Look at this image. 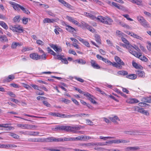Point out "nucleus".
I'll return each instance as SVG.
<instances>
[{"instance_id": "nucleus-1", "label": "nucleus", "mask_w": 151, "mask_h": 151, "mask_svg": "<svg viewBox=\"0 0 151 151\" xmlns=\"http://www.w3.org/2000/svg\"><path fill=\"white\" fill-rule=\"evenodd\" d=\"M81 128L79 127L66 126L63 125H58L55 128L57 130H64L67 132H70L73 133L79 134L81 132L79 131Z\"/></svg>"}, {"instance_id": "nucleus-2", "label": "nucleus", "mask_w": 151, "mask_h": 151, "mask_svg": "<svg viewBox=\"0 0 151 151\" xmlns=\"http://www.w3.org/2000/svg\"><path fill=\"white\" fill-rule=\"evenodd\" d=\"M31 139L32 140H31V141L32 142H59L58 138H56L53 137H49L44 138H34Z\"/></svg>"}, {"instance_id": "nucleus-3", "label": "nucleus", "mask_w": 151, "mask_h": 151, "mask_svg": "<svg viewBox=\"0 0 151 151\" xmlns=\"http://www.w3.org/2000/svg\"><path fill=\"white\" fill-rule=\"evenodd\" d=\"M137 20L139 21L141 25L144 27L147 28L150 27L149 24L147 21L142 16H139L137 17Z\"/></svg>"}, {"instance_id": "nucleus-4", "label": "nucleus", "mask_w": 151, "mask_h": 151, "mask_svg": "<svg viewBox=\"0 0 151 151\" xmlns=\"http://www.w3.org/2000/svg\"><path fill=\"white\" fill-rule=\"evenodd\" d=\"M84 96L88 98V99L92 103L95 104H97V102L93 99V95L87 92L84 94Z\"/></svg>"}, {"instance_id": "nucleus-5", "label": "nucleus", "mask_w": 151, "mask_h": 151, "mask_svg": "<svg viewBox=\"0 0 151 151\" xmlns=\"http://www.w3.org/2000/svg\"><path fill=\"white\" fill-rule=\"evenodd\" d=\"M9 3L10 4L13 5V7L15 10L17 11H19V9H21V7H22V6L19 4L14 2L10 1Z\"/></svg>"}, {"instance_id": "nucleus-6", "label": "nucleus", "mask_w": 151, "mask_h": 151, "mask_svg": "<svg viewBox=\"0 0 151 151\" xmlns=\"http://www.w3.org/2000/svg\"><path fill=\"white\" fill-rule=\"evenodd\" d=\"M30 57L32 59L37 60L41 59V56L36 53H32L29 55Z\"/></svg>"}, {"instance_id": "nucleus-7", "label": "nucleus", "mask_w": 151, "mask_h": 151, "mask_svg": "<svg viewBox=\"0 0 151 151\" xmlns=\"http://www.w3.org/2000/svg\"><path fill=\"white\" fill-rule=\"evenodd\" d=\"M50 46L55 51L57 52H61L62 51L61 47H58L57 45H54L53 44H51Z\"/></svg>"}, {"instance_id": "nucleus-8", "label": "nucleus", "mask_w": 151, "mask_h": 151, "mask_svg": "<svg viewBox=\"0 0 151 151\" xmlns=\"http://www.w3.org/2000/svg\"><path fill=\"white\" fill-rule=\"evenodd\" d=\"M14 76L13 75H9L8 77L4 79L3 80V83L9 82L14 78Z\"/></svg>"}, {"instance_id": "nucleus-9", "label": "nucleus", "mask_w": 151, "mask_h": 151, "mask_svg": "<svg viewBox=\"0 0 151 151\" xmlns=\"http://www.w3.org/2000/svg\"><path fill=\"white\" fill-rule=\"evenodd\" d=\"M59 142H63L68 141H73L74 140V137H64L63 138H58Z\"/></svg>"}, {"instance_id": "nucleus-10", "label": "nucleus", "mask_w": 151, "mask_h": 151, "mask_svg": "<svg viewBox=\"0 0 151 151\" xmlns=\"http://www.w3.org/2000/svg\"><path fill=\"white\" fill-rule=\"evenodd\" d=\"M91 66L95 69H99L101 68L96 63L95 61L93 60H91L90 62Z\"/></svg>"}, {"instance_id": "nucleus-11", "label": "nucleus", "mask_w": 151, "mask_h": 151, "mask_svg": "<svg viewBox=\"0 0 151 151\" xmlns=\"http://www.w3.org/2000/svg\"><path fill=\"white\" fill-rule=\"evenodd\" d=\"M137 76V75L139 77L144 78L145 76V73L144 71L141 70H136Z\"/></svg>"}, {"instance_id": "nucleus-12", "label": "nucleus", "mask_w": 151, "mask_h": 151, "mask_svg": "<svg viewBox=\"0 0 151 151\" xmlns=\"http://www.w3.org/2000/svg\"><path fill=\"white\" fill-rule=\"evenodd\" d=\"M63 25H65L66 27V29L68 32H73L74 31H76L75 29L73 27H72L71 26L68 25L66 24L65 23H64Z\"/></svg>"}, {"instance_id": "nucleus-13", "label": "nucleus", "mask_w": 151, "mask_h": 151, "mask_svg": "<svg viewBox=\"0 0 151 151\" xmlns=\"http://www.w3.org/2000/svg\"><path fill=\"white\" fill-rule=\"evenodd\" d=\"M115 60L116 63L120 65H122L123 66L125 65L124 63L120 59V58L116 56L115 57Z\"/></svg>"}, {"instance_id": "nucleus-14", "label": "nucleus", "mask_w": 151, "mask_h": 151, "mask_svg": "<svg viewBox=\"0 0 151 151\" xmlns=\"http://www.w3.org/2000/svg\"><path fill=\"white\" fill-rule=\"evenodd\" d=\"M139 149V148L138 147H128L126 148L125 150L126 151H135Z\"/></svg>"}, {"instance_id": "nucleus-15", "label": "nucleus", "mask_w": 151, "mask_h": 151, "mask_svg": "<svg viewBox=\"0 0 151 151\" xmlns=\"http://www.w3.org/2000/svg\"><path fill=\"white\" fill-rule=\"evenodd\" d=\"M28 135L34 136H42L43 135H39V132H35L33 131H28Z\"/></svg>"}, {"instance_id": "nucleus-16", "label": "nucleus", "mask_w": 151, "mask_h": 151, "mask_svg": "<svg viewBox=\"0 0 151 151\" xmlns=\"http://www.w3.org/2000/svg\"><path fill=\"white\" fill-rule=\"evenodd\" d=\"M138 132L136 130H131L129 131H125L124 132L125 134H129L130 135L134 134L135 133H138Z\"/></svg>"}, {"instance_id": "nucleus-17", "label": "nucleus", "mask_w": 151, "mask_h": 151, "mask_svg": "<svg viewBox=\"0 0 151 151\" xmlns=\"http://www.w3.org/2000/svg\"><path fill=\"white\" fill-rule=\"evenodd\" d=\"M126 78L132 80H134L137 78V76L135 74H130L129 75H127L126 76Z\"/></svg>"}, {"instance_id": "nucleus-18", "label": "nucleus", "mask_w": 151, "mask_h": 151, "mask_svg": "<svg viewBox=\"0 0 151 151\" xmlns=\"http://www.w3.org/2000/svg\"><path fill=\"white\" fill-rule=\"evenodd\" d=\"M62 114L58 112H50L49 113L50 115L53 116H57L62 117Z\"/></svg>"}, {"instance_id": "nucleus-19", "label": "nucleus", "mask_w": 151, "mask_h": 151, "mask_svg": "<svg viewBox=\"0 0 151 151\" xmlns=\"http://www.w3.org/2000/svg\"><path fill=\"white\" fill-rule=\"evenodd\" d=\"M117 74L119 75H122L124 76H127L128 74V72L125 70H121L117 72Z\"/></svg>"}, {"instance_id": "nucleus-20", "label": "nucleus", "mask_w": 151, "mask_h": 151, "mask_svg": "<svg viewBox=\"0 0 151 151\" xmlns=\"http://www.w3.org/2000/svg\"><path fill=\"white\" fill-rule=\"evenodd\" d=\"M55 20L53 19H50L48 18L45 19L43 21V22L44 23H53L55 21Z\"/></svg>"}, {"instance_id": "nucleus-21", "label": "nucleus", "mask_w": 151, "mask_h": 151, "mask_svg": "<svg viewBox=\"0 0 151 151\" xmlns=\"http://www.w3.org/2000/svg\"><path fill=\"white\" fill-rule=\"evenodd\" d=\"M113 22V20L111 18L109 17H106L105 24H111Z\"/></svg>"}, {"instance_id": "nucleus-22", "label": "nucleus", "mask_w": 151, "mask_h": 151, "mask_svg": "<svg viewBox=\"0 0 151 151\" xmlns=\"http://www.w3.org/2000/svg\"><path fill=\"white\" fill-rule=\"evenodd\" d=\"M109 119L112 122L116 123H117L116 120L119 121V118L117 116H115L113 117H110Z\"/></svg>"}, {"instance_id": "nucleus-23", "label": "nucleus", "mask_w": 151, "mask_h": 151, "mask_svg": "<svg viewBox=\"0 0 151 151\" xmlns=\"http://www.w3.org/2000/svg\"><path fill=\"white\" fill-rule=\"evenodd\" d=\"M132 64L134 67L137 69H142V67L140 65H138L137 63L135 62H133Z\"/></svg>"}, {"instance_id": "nucleus-24", "label": "nucleus", "mask_w": 151, "mask_h": 151, "mask_svg": "<svg viewBox=\"0 0 151 151\" xmlns=\"http://www.w3.org/2000/svg\"><path fill=\"white\" fill-rule=\"evenodd\" d=\"M0 40L1 42H7L8 41V40L5 35H2L0 37Z\"/></svg>"}, {"instance_id": "nucleus-25", "label": "nucleus", "mask_w": 151, "mask_h": 151, "mask_svg": "<svg viewBox=\"0 0 151 151\" xmlns=\"http://www.w3.org/2000/svg\"><path fill=\"white\" fill-rule=\"evenodd\" d=\"M92 146H103L106 145V144H104L102 142H92Z\"/></svg>"}, {"instance_id": "nucleus-26", "label": "nucleus", "mask_w": 151, "mask_h": 151, "mask_svg": "<svg viewBox=\"0 0 151 151\" xmlns=\"http://www.w3.org/2000/svg\"><path fill=\"white\" fill-rule=\"evenodd\" d=\"M0 25L5 29H7L8 28V26L6 23L3 21H0Z\"/></svg>"}, {"instance_id": "nucleus-27", "label": "nucleus", "mask_w": 151, "mask_h": 151, "mask_svg": "<svg viewBox=\"0 0 151 151\" xmlns=\"http://www.w3.org/2000/svg\"><path fill=\"white\" fill-rule=\"evenodd\" d=\"M97 19L100 21L101 22L105 24L106 17H104L102 16H99V17L97 18Z\"/></svg>"}, {"instance_id": "nucleus-28", "label": "nucleus", "mask_w": 151, "mask_h": 151, "mask_svg": "<svg viewBox=\"0 0 151 151\" xmlns=\"http://www.w3.org/2000/svg\"><path fill=\"white\" fill-rule=\"evenodd\" d=\"M131 36L135 38L139 39L141 40H143V38L142 37L134 33H132L131 34Z\"/></svg>"}, {"instance_id": "nucleus-29", "label": "nucleus", "mask_w": 151, "mask_h": 151, "mask_svg": "<svg viewBox=\"0 0 151 151\" xmlns=\"http://www.w3.org/2000/svg\"><path fill=\"white\" fill-rule=\"evenodd\" d=\"M62 117L64 118H71L73 117H74V114H62Z\"/></svg>"}, {"instance_id": "nucleus-30", "label": "nucleus", "mask_w": 151, "mask_h": 151, "mask_svg": "<svg viewBox=\"0 0 151 151\" xmlns=\"http://www.w3.org/2000/svg\"><path fill=\"white\" fill-rule=\"evenodd\" d=\"M138 58L142 61L145 62H147L148 60V59L146 57L144 56H142L141 55H139Z\"/></svg>"}, {"instance_id": "nucleus-31", "label": "nucleus", "mask_w": 151, "mask_h": 151, "mask_svg": "<svg viewBox=\"0 0 151 151\" xmlns=\"http://www.w3.org/2000/svg\"><path fill=\"white\" fill-rule=\"evenodd\" d=\"M18 127H19L21 128L22 129H27L28 128V124H18L17 125Z\"/></svg>"}, {"instance_id": "nucleus-32", "label": "nucleus", "mask_w": 151, "mask_h": 151, "mask_svg": "<svg viewBox=\"0 0 151 151\" xmlns=\"http://www.w3.org/2000/svg\"><path fill=\"white\" fill-rule=\"evenodd\" d=\"M80 145L85 147H90L92 146V143H81L80 144Z\"/></svg>"}, {"instance_id": "nucleus-33", "label": "nucleus", "mask_w": 151, "mask_h": 151, "mask_svg": "<svg viewBox=\"0 0 151 151\" xmlns=\"http://www.w3.org/2000/svg\"><path fill=\"white\" fill-rule=\"evenodd\" d=\"M95 37L96 38V41L98 43L101 44V40L100 36L97 34H96L95 35Z\"/></svg>"}, {"instance_id": "nucleus-34", "label": "nucleus", "mask_w": 151, "mask_h": 151, "mask_svg": "<svg viewBox=\"0 0 151 151\" xmlns=\"http://www.w3.org/2000/svg\"><path fill=\"white\" fill-rule=\"evenodd\" d=\"M20 16L18 15L17 16H16L14 18H13V21L14 22H19L20 21Z\"/></svg>"}, {"instance_id": "nucleus-35", "label": "nucleus", "mask_w": 151, "mask_h": 151, "mask_svg": "<svg viewBox=\"0 0 151 151\" xmlns=\"http://www.w3.org/2000/svg\"><path fill=\"white\" fill-rule=\"evenodd\" d=\"M43 148L44 149L48 150L51 151H60V150H59L56 149L52 147H43Z\"/></svg>"}, {"instance_id": "nucleus-36", "label": "nucleus", "mask_w": 151, "mask_h": 151, "mask_svg": "<svg viewBox=\"0 0 151 151\" xmlns=\"http://www.w3.org/2000/svg\"><path fill=\"white\" fill-rule=\"evenodd\" d=\"M9 135L13 137L15 139H18L19 138V136L18 135L13 133H10L9 134Z\"/></svg>"}, {"instance_id": "nucleus-37", "label": "nucleus", "mask_w": 151, "mask_h": 151, "mask_svg": "<svg viewBox=\"0 0 151 151\" xmlns=\"http://www.w3.org/2000/svg\"><path fill=\"white\" fill-rule=\"evenodd\" d=\"M116 92L118 93L119 94H120L122 96L124 97L125 98H127V96L125 94H124L123 93L122 91H121L119 90V89H117L116 91Z\"/></svg>"}, {"instance_id": "nucleus-38", "label": "nucleus", "mask_w": 151, "mask_h": 151, "mask_svg": "<svg viewBox=\"0 0 151 151\" xmlns=\"http://www.w3.org/2000/svg\"><path fill=\"white\" fill-rule=\"evenodd\" d=\"M138 102L139 101L135 99H131L129 101V103L131 104L136 103Z\"/></svg>"}, {"instance_id": "nucleus-39", "label": "nucleus", "mask_w": 151, "mask_h": 151, "mask_svg": "<svg viewBox=\"0 0 151 151\" xmlns=\"http://www.w3.org/2000/svg\"><path fill=\"white\" fill-rule=\"evenodd\" d=\"M101 60L105 63H108L109 65H111L112 62L107 59L103 57Z\"/></svg>"}, {"instance_id": "nucleus-40", "label": "nucleus", "mask_w": 151, "mask_h": 151, "mask_svg": "<svg viewBox=\"0 0 151 151\" xmlns=\"http://www.w3.org/2000/svg\"><path fill=\"white\" fill-rule=\"evenodd\" d=\"M24 115L25 116H27L31 117L36 118H46V117H45L35 116H34L28 115L26 114H24Z\"/></svg>"}, {"instance_id": "nucleus-41", "label": "nucleus", "mask_w": 151, "mask_h": 151, "mask_svg": "<svg viewBox=\"0 0 151 151\" xmlns=\"http://www.w3.org/2000/svg\"><path fill=\"white\" fill-rule=\"evenodd\" d=\"M64 57V56L61 55H55L54 58L55 59L61 60Z\"/></svg>"}, {"instance_id": "nucleus-42", "label": "nucleus", "mask_w": 151, "mask_h": 151, "mask_svg": "<svg viewBox=\"0 0 151 151\" xmlns=\"http://www.w3.org/2000/svg\"><path fill=\"white\" fill-rule=\"evenodd\" d=\"M21 10H22L24 13L27 14H29L30 13V12L27 9L25 8L23 6L21 7Z\"/></svg>"}, {"instance_id": "nucleus-43", "label": "nucleus", "mask_w": 151, "mask_h": 151, "mask_svg": "<svg viewBox=\"0 0 151 151\" xmlns=\"http://www.w3.org/2000/svg\"><path fill=\"white\" fill-rule=\"evenodd\" d=\"M23 31L24 30L22 29L20 27L18 26L17 27L16 32L22 33L23 32Z\"/></svg>"}, {"instance_id": "nucleus-44", "label": "nucleus", "mask_w": 151, "mask_h": 151, "mask_svg": "<svg viewBox=\"0 0 151 151\" xmlns=\"http://www.w3.org/2000/svg\"><path fill=\"white\" fill-rule=\"evenodd\" d=\"M17 147V146L15 145H12L11 144H8L7 147H5V148L9 149L12 148H15Z\"/></svg>"}, {"instance_id": "nucleus-45", "label": "nucleus", "mask_w": 151, "mask_h": 151, "mask_svg": "<svg viewBox=\"0 0 151 151\" xmlns=\"http://www.w3.org/2000/svg\"><path fill=\"white\" fill-rule=\"evenodd\" d=\"M82 24H79V25H78V26L81 27H86V28L88 26V24L84 22H83L81 23Z\"/></svg>"}, {"instance_id": "nucleus-46", "label": "nucleus", "mask_w": 151, "mask_h": 151, "mask_svg": "<svg viewBox=\"0 0 151 151\" xmlns=\"http://www.w3.org/2000/svg\"><path fill=\"white\" fill-rule=\"evenodd\" d=\"M82 135L76 137H74V140L73 141H76L77 140H83Z\"/></svg>"}, {"instance_id": "nucleus-47", "label": "nucleus", "mask_w": 151, "mask_h": 151, "mask_svg": "<svg viewBox=\"0 0 151 151\" xmlns=\"http://www.w3.org/2000/svg\"><path fill=\"white\" fill-rule=\"evenodd\" d=\"M114 137H104L102 136H100L99 137V138L101 139H104V140H106L107 139H113L114 138Z\"/></svg>"}, {"instance_id": "nucleus-48", "label": "nucleus", "mask_w": 151, "mask_h": 151, "mask_svg": "<svg viewBox=\"0 0 151 151\" xmlns=\"http://www.w3.org/2000/svg\"><path fill=\"white\" fill-rule=\"evenodd\" d=\"M28 128H27V129H33V128H36L37 127L36 126L28 124Z\"/></svg>"}, {"instance_id": "nucleus-49", "label": "nucleus", "mask_w": 151, "mask_h": 151, "mask_svg": "<svg viewBox=\"0 0 151 151\" xmlns=\"http://www.w3.org/2000/svg\"><path fill=\"white\" fill-rule=\"evenodd\" d=\"M75 61L77 62L78 63L80 64H85L86 63L85 61L83 60V59H82L76 60H75Z\"/></svg>"}, {"instance_id": "nucleus-50", "label": "nucleus", "mask_w": 151, "mask_h": 151, "mask_svg": "<svg viewBox=\"0 0 151 151\" xmlns=\"http://www.w3.org/2000/svg\"><path fill=\"white\" fill-rule=\"evenodd\" d=\"M86 28L92 32H93L95 31L94 29L89 25H88V26Z\"/></svg>"}, {"instance_id": "nucleus-51", "label": "nucleus", "mask_w": 151, "mask_h": 151, "mask_svg": "<svg viewBox=\"0 0 151 151\" xmlns=\"http://www.w3.org/2000/svg\"><path fill=\"white\" fill-rule=\"evenodd\" d=\"M66 19H68L69 21L72 22H73L74 19L72 17L69 16H67L66 17Z\"/></svg>"}, {"instance_id": "nucleus-52", "label": "nucleus", "mask_w": 151, "mask_h": 151, "mask_svg": "<svg viewBox=\"0 0 151 151\" xmlns=\"http://www.w3.org/2000/svg\"><path fill=\"white\" fill-rule=\"evenodd\" d=\"M32 50V48L31 47H24L23 48L22 50V52H25L27 50Z\"/></svg>"}, {"instance_id": "nucleus-53", "label": "nucleus", "mask_w": 151, "mask_h": 151, "mask_svg": "<svg viewBox=\"0 0 151 151\" xmlns=\"http://www.w3.org/2000/svg\"><path fill=\"white\" fill-rule=\"evenodd\" d=\"M61 60L63 63L65 64H68V61L66 58H63Z\"/></svg>"}, {"instance_id": "nucleus-54", "label": "nucleus", "mask_w": 151, "mask_h": 151, "mask_svg": "<svg viewBox=\"0 0 151 151\" xmlns=\"http://www.w3.org/2000/svg\"><path fill=\"white\" fill-rule=\"evenodd\" d=\"M7 94L11 96L14 98H15L16 97L15 95L13 93V92L11 91L8 92L7 93Z\"/></svg>"}, {"instance_id": "nucleus-55", "label": "nucleus", "mask_w": 151, "mask_h": 151, "mask_svg": "<svg viewBox=\"0 0 151 151\" xmlns=\"http://www.w3.org/2000/svg\"><path fill=\"white\" fill-rule=\"evenodd\" d=\"M96 91L100 92L103 95L105 94L106 95V94L103 91L101 90L99 88H96Z\"/></svg>"}, {"instance_id": "nucleus-56", "label": "nucleus", "mask_w": 151, "mask_h": 151, "mask_svg": "<svg viewBox=\"0 0 151 151\" xmlns=\"http://www.w3.org/2000/svg\"><path fill=\"white\" fill-rule=\"evenodd\" d=\"M144 101L148 103H151V97H147L145 99Z\"/></svg>"}, {"instance_id": "nucleus-57", "label": "nucleus", "mask_w": 151, "mask_h": 151, "mask_svg": "<svg viewBox=\"0 0 151 151\" xmlns=\"http://www.w3.org/2000/svg\"><path fill=\"white\" fill-rule=\"evenodd\" d=\"M130 142V141L128 140H123L120 139V143H127Z\"/></svg>"}, {"instance_id": "nucleus-58", "label": "nucleus", "mask_w": 151, "mask_h": 151, "mask_svg": "<svg viewBox=\"0 0 151 151\" xmlns=\"http://www.w3.org/2000/svg\"><path fill=\"white\" fill-rule=\"evenodd\" d=\"M133 47L134 46L130 44L129 42L128 43V44H126V48L128 49H132Z\"/></svg>"}, {"instance_id": "nucleus-59", "label": "nucleus", "mask_w": 151, "mask_h": 151, "mask_svg": "<svg viewBox=\"0 0 151 151\" xmlns=\"http://www.w3.org/2000/svg\"><path fill=\"white\" fill-rule=\"evenodd\" d=\"M74 78L76 79V80H77L78 81L81 83H83L84 81V80L80 78H78L77 77H74Z\"/></svg>"}, {"instance_id": "nucleus-60", "label": "nucleus", "mask_w": 151, "mask_h": 151, "mask_svg": "<svg viewBox=\"0 0 151 151\" xmlns=\"http://www.w3.org/2000/svg\"><path fill=\"white\" fill-rule=\"evenodd\" d=\"M123 16L127 18V19L130 21H133V20L131 18L129 17V16L127 14H124Z\"/></svg>"}, {"instance_id": "nucleus-61", "label": "nucleus", "mask_w": 151, "mask_h": 151, "mask_svg": "<svg viewBox=\"0 0 151 151\" xmlns=\"http://www.w3.org/2000/svg\"><path fill=\"white\" fill-rule=\"evenodd\" d=\"M85 115V114L81 113L74 114V117H82V116Z\"/></svg>"}, {"instance_id": "nucleus-62", "label": "nucleus", "mask_w": 151, "mask_h": 151, "mask_svg": "<svg viewBox=\"0 0 151 151\" xmlns=\"http://www.w3.org/2000/svg\"><path fill=\"white\" fill-rule=\"evenodd\" d=\"M82 138H83V140H87V139H91V138L90 136H83L82 135Z\"/></svg>"}, {"instance_id": "nucleus-63", "label": "nucleus", "mask_w": 151, "mask_h": 151, "mask_svg": "<svg viewBox=\"0 0 151 151\" xmlns=\"http://www.w3.org/2000/svg\"><path fill=\"white\" fill-rule=\"evenodd\" d=\"M43 103L44 105L47 106V107H50V104L47 101H43Z\"/></svg>"}, {"instance_id": "nucleus-64", "label": "nucleus", "mask_w": 151, "mask_h": 151, "mask_svg": "<svg viewBox=\"0 0 151 151\" xmlns=\"http://www.w3.org/2000/svg\"><path fill=\"white\" fill-rule=\"evenodd\" d=\"M148 45L147 46L148 50L151 51V42H149L148 43Z\"/></svg>"}]
</instances>
